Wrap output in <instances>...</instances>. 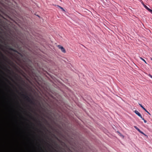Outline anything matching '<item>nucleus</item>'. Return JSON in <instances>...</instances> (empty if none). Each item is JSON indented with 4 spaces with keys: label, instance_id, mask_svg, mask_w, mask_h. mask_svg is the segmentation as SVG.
I'll use <instances>...</instances> for the list:
<instances>
[{
    "label": "nucleus",
    "instance_id": "1",
    "mask_svg": "<svg viewBox=\"0 0 152 152\" xmlns=\"http://www.w3.org/2000/svg\"><path fill=\"white\" fill-rule=\"evenodd\" d=\"M21 96H23L24 99L28 102L31 104H34V102L30 99V98L27 95L26 93H25V94H21Z\"/></svg>",
    "mask_w": 152,
    "mask_h": 152
},
{
    "label": "nucleus",
    "instance_id": "12",
    "mask_svg": "<svg viewBox=\"0 0 152 152\" xmlns=\"http://www.w3.org/2000/svg\"><path fill=\"white\" fill-rule=\"evenodd\" d=\"M145 111L147 113H148L149 115H151V114L146 109Z\"/></svg>",
    "mask_w": 152,
    "mask_h": 152
},
{
    "label": "nucleus",
    "instance_id": "4",
    "mask_svg": "<svg viewBox=\"0 0 152 152\" xmlns=\"http://www.w3.org/2000/svg\"><path fill=\"white\" fill-rule=\"evenodd\" d=\"M9 49L10 50H11L12 51H13L14 52H15L18 53V51L10 47L9 48Z\"/></svg>",
    "mask_w": 152,
    "mask_h": 152
},
{
    "label": "nucleus",
    "instance_id": "5",
    "mask_svg": "<svg viewBox=\"0 0 152 152\" xmlns=\"http://www.w3.org/2000/svg\"><path fill=\"white\" fill-rule=\"evenodd\" d=\"M144 6L145 7V8L149 11L150 10V9L148 8L146 5H145L144 4Z\"/></svg>",
    "mask_w": 152,
    "mask_h": 152
},
{
    "label": "nucleus",
    "instance_id": "19",
    "mask_svg": "<svg viewBox=\"0 0 152 152\" xmlns=\"http://www.w3.org/2000/svg\"><path fill=\"white\" fill-rule=\"evenodd\" d=\"M6 80L9 83H10V81H9L7 79H6Z\"/></svg>",
    "mask_w": 152,
    "mask_h": 152
},
{
    "label": "nucleus",
    "instance_id": "10",
    "mask_svg": "<svg viewBox=\"0 0 152 152\" xmlns=\"http://www.w3.org/2000/svg\"><path fill=\"white\" fill-rule=\"evenodd\" d=\"M139 132H140V133H141L143 134L145 136H147L143 132H142L140 130V131H139Z\"/></svg>",
    "mask_w": 152,
    "mask_h": 152
},
{
    "label": "nucleus",
    "instance_id": "23",
    "mask_svg": "<svg viewBox=\"0 0 152 152\" xmlns=\"http://www.w3.org/2000/svg\"><path fill=\"white\" fill-rule=\"evenodd\" d=\"M9 77L10 79H11V78L10 77Z\"/></svg>",
    "mask_w": 152,
    "mask_h": 152
},
{
    "label": "nucleus",
    "instance_id": "26",
    "mask_svg": "<svg viewBox=\"0 0 152 152\" xmlns=\"http://www.w3.org/2000/svg\"><path fill=\"white\" fill-rule=\"evenodd\" d=\"M28 116H29L30 117H31V116L29 115H28Z\"/></svg>",
    "mask_w": 152,
    "mask_h": 152
},
{
    "label": "nucleus",
    "instance_id": "15",
    "mask_svg": "<svg viewBox=\"0 0 152 152\" xmlns=\"http://www.w3.org/2000/svg\"><path fill=\"white\" fill-rule=\"evenodd\" d=\"M142 109H143L144 110H145L146 109L143 106H142L141 107Z\"/></svg>",
    "mask_w": 152,
    "mask_h": 152
},
{
    "label": "nucleus",
    "instance_id": "27",
    "mask_svg": "<svg viewBox=\"0 0 152 152\" xmlns=\"http://www.w3.org/2000/svg\"><path fill=\"white\" fill-rule=\"evenodd\" d=\"M28 116H29L30 117H31V116L29 115H28Z\"/></svg>",
    "mask_w": 152,
    "mask_h": 152
},
{
    "label": "nucleus",
    "instance_id": "21",
    "mask_svg": "<svg viewBox=\"0 0 152 152\" xmlns=\"http://www.w3.org/2000/svg\"><path fill=\"white\" fill-rule=\"evenodd\" d=\"M20 88L21 89H23L22 88L20 87Z\"/></svg>",
    "mask_w": 152,
    "mask_h": 152
},
{
    "label": "nucleus",
    "instance_id": "22",
    "mask_svg": "<svg viewBox=\"0 0 152 152\" xmlns=\"http://www.w3.org/2000/svg\"><path fill=\"white\" fill-rule=\"evenodd\" d=\"M39 124V125H40V126H41L42 125V124Z\"/></svg>",
    "mask_w": 152,
    "mask_h": 152
},
{
    "label": "nucleus",
    "instance_id": "3",
    "mask_svg": "<svg viewBox=\"0 0 152 152\" xmlns=\"http://www.w3.org/2000/svg\"><path fill=\"white\" fill-rule=\"evenodd\" d=\"M134 113H136V114L137 115L139 116L140 117V118H142V116L141 114L138 112V111L137 110H135L134 111Z\"/></svg>",
    "mask_w": 152,
    "mask_h": 152
},
{
    "label": "nucleus",
    "instance_id": "20",
    "mask_svg": "<svg viewBox=\"0 0 152 152\" xmlns=\"http://www.w3.org/2000/svg\"><path fill=\"white\" fill-rule=\"evenodd\" d=\"M6 70H7V71H10L9 70H8V69H6Z\"/></svg>",
    "mask_w": 152,
    "mask_h": 152
},
{
    "label": "nucleus",
    "instance_id": "13",
    "mask_svg": "<svg viewBox=\"0 0 152 152\" xmlns=\"http://www.w3.org/2000/svg\"><path fill=\"white\" fill-rule=\"evenodd\" d=\"M148 75L150 77L152 78V75H151L149 74Z\"/></svg>",
    "mask_w": 152,
    "mask_h": 152
},
{
    "label": "nucleus",
    "instance_id": "6",
    "mask_svg": "<svg viewBox=\"0 0 152 152\" xmlns=\"http://www.w3.org/2000/svg\"><path fill=\"white\" fill-rule=\"evenodd\" d=\"M58 7L59 8H60L64 12H65V10L63 9V7H62L59 6H58Z\"/></svg>",
    "mask_w": 152,
    "mask_h": 152
},
{
    "label": "nucleus",
    "instance_id": "8",
    "mask_svg": "<svg viewBox=\"0 0 152 152\" xmlns=\"http://www.w3.org/2000/svg\"><path fill=\"white\" fill-rule=\"evenodd\" d=\"M0 54L1 55V56L3 58H6L5 56L0 51Z\"/></svg>",
    "mask_w": 152,
    "mask_h": 152
},
{
    "label": "nucleus",
    "instance_id": "9",
    "mask_svg": "<svg viewBox=\"0 0 152 152\" xmlns=\"http://www.w3.org/2000/svg\"><path fill=\"white\" fill-rule=\"evenodd\" d=\"M140 58L143 61H144L145 63H146V64H147L146 61L144 59H143V58H142V57H140Z\"/></svg>",
    "mask_w": 152,
    "mask_h": 152
},
{
    "label": "nucleus",
    "instance_id": "16",
    "mask_svg": "<svg viewBox=\"0 0 152 152\" xmlns=\"http://www.w3.org/2000/svg\"><path fill=\"white\" fill-rule=\"evenodd\" d=\"M139 104L140 106L141 107L142 106V105L141 104H140L139 103Z\"/></svg>",
    "mask_w": 152,
    "mask_h": 152
},
{
    "label": "nucleus",
    "instance_id": "17",
    "mask_svg": "<svg viewBox=\"0 0 152 152\" xmlns=\"http://www.w3.org/2000/svg\"><path fill=\"white\" fill-rule=\"evenodd\" d=\"M139 104L140 106L141 107L142 106V105L141 104H140L139 103Z\"/></svg>",
    "mask_w": 152,
    "mask_h": 152
},
{
    "label": "nucleus",
    "instance_id": "2",
    "mask_svg": "<svg viewBox=\"0 0 152 152\" xmlns=\"http://www.w3.org/2000/svg\"><path fill=\"white\" fill-rule=\"evenodd\" d=\"M58 47L60 49L62 52L65 53L66 52V50L63 47V46L61 45H58Z\"/></svg>",
    "mask_w": 152,
    "mask_h": 152
},
{
    "label": "nucleus",
    "instance_id": "24",
    "mask_svg": "<svg viewBox=\"0 0 152 152\" xmlns=\"http://www.w3.org/2000/svg\"><path fill=\"white\" fill-rule=\"evenodd\" d=\"M151 60L152 61V58H151Z\"/></svg>",
    "mask_w": 152,
    "mask_h": 152
},
{
    "label": "nucleus",
    "instance_id": "7",
    "mask_svg": "<svg viewBox=\"0 0 152 152\" xmlns=\"http://www.w3.org/2000/svg\"><path fill=\"white\" fill-rule=\"evenodd\" d=\"M134 127L137 129L138 132L140 131V129L136 126H134Z\"/></svg>",
    "mask_w": 152,
    "mask_h": 152
},
{
    "label": "nucleus",
    "instance_id": "11",
    "mask_svg": "<svg viewBox=\"0 0 152 152\" xmlns=\"http://www.w3.org/2000/svg\"><path fill=\"white\" fill-rule=\"evenodd\" d=\"M142 120H143L144 121V123H146L147 122V121L146 120H145L144 119V118H142H142H141Z\"/></svg>",
    "mask_w": 152,
    "mask_h": 152
},
{
    "label": "nucleus",
    "instance_id": "18",
    "mask_svg": "<svg viewBox=\"0 0 152 152\" xmlns=\"http://www.w3.org/2000/svg\"><path fill=\"white\" fill-rule=\"evenodd\" d=\"M139 104L140 106L141 107L142 106V105L141 104H140L139 103Z\"/></svg>",
    "mask_w": 152,
    "mask_h": 152
},
{
    "label": "nucleus",
    "instance_id": "25",
    "mask_svg": "<svg viewBox=\"0 0 152 152\" xmlns=\"http://www.w3.org/2000/svg\"><path fill=\"white\" fill-rule=\"evenodd\" d=\"M28 116H29L30 117H31V116L29 115H28Z\"/></svg>",
    "mask_w": 152,
    "mask_h": 152
},
{
    "label": "nucleus",
    "instance_id": "14",
    "mask_svg": "<svg viewBox=\"0 0 152 152\" xmlns=\"http://www.w3.org/2000/svg\"><path fill=\"white\" fill-rule=\"evenodd\" d=\"M149 12H150L152 14V10L150 9Z\"/></svg>",
    "mask_w": 152,
    "mask_h": 152
}]
</instances>
